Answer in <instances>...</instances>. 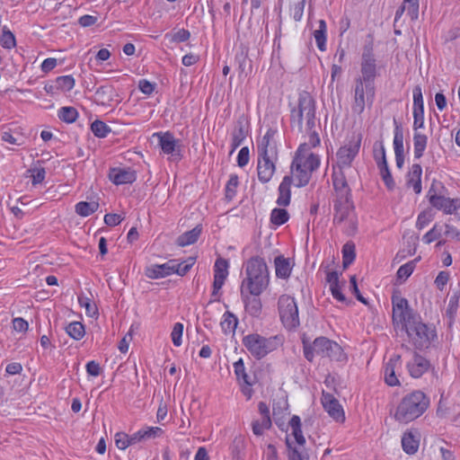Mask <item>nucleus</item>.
Masks as SVG:
<instances>
[{"label":"nucleus","mask_w":460,"mask_h":460,"mask_svg":"<svg viewBox=\"0 0 460 460\" xmlns=\"http://www.w3.org/2000/svg\"><path fill=\"white\" fill-rule=\"evenodd\" d=\"M91 130L96 137L104 138L111 131V128L105 122L96 119L91 124Z\"/></svg>","instance_id":"nucleus-49"},{"label":"nucleus","mask_w":460,"mask_h":460,"mask_svg":"<svg viewBox=\"0 0 460 460\" xmlns=\"http://www.w3.org/2000/svg\"><path fill=\"white\" fill-rule=\"evenodd\" d=\"M361 140V134L353 135L348 143L338 149L336 157L337 165L340 170L349 168L352 165V162L358 155Z\"/></svg>","instance_id":"nucleus-14"},{"label":"nucleus","mask_w":460,"mask_h":460,"mask_svg":"<svg viewBox=\"0 0 460 460\" xmlns=\"http://www.w3.org/2000/svg\"><path fill=\"white\" fill-rule=\"evenodd\" d=\"M264 420H253L252 422V429L255 436H261L265 430H268L271 428L272 422L269 421L268 424H264Z\"/></svg>","instance_id":"nucleus-59"},{"label":"nucleus","mask_w":460,"mask_h":460,"mask_svg":"<svg viewBox=\"0 0 460 460\" xmlns=\"http://www.w3.org/2000/svg\"><path fill=\"white\" fill-rule=\"evenodd\" d=\"M420 446V438L417 432L408 430L402 437V450L408 455H414Z\"/></svg>","instance_id":"nucleus-28"},{"label":"nucleus","mask_w":460,"mask_h":460,"mask_svg":"<svg viewBox=\"0 0 460 460\" xmlns=\"http://www.w3.org/2000/svg\"><path fill=\"white\" fill-rule=\"evenodd\" d=\"M428 145V137L420 132H414L413 134V153L414 159H420L426 150Z\"/></svg>","instance_id":"nucleus-32"},{"label":"nucleus","mask_w":460,"mask_h":460,"mask_svg":"<svg viewBox=\"0 0 460 460\" xmlns=\"http://www.w3.org/2000/svg\"><path fill=\"white\" fill-rule=\"evenodd\" d=\"M113 87L111 85H102L94 93L97 103L101 105H111L113 101Z\"/></svg>","instance_id":"nucleus-34"},{"label":"nucleus","mask_w":460,"mask_h":460,"mask_svg":"<svg viewBox=\"0 0 460 460\" xmlns=\"http://www.w3.org/2000/svg\"><path fill=\"white\" fill-rule=\"evenodd\" d=\"M289 219V214L285 208H275L270 212V223L276 226H280Z\"/></svg>","instance_id":"nucleus-42"},{"label":"nucleus","mask_w":460,"mask_h":460,"mask_svg":"<svg viewBox=\"0 0 460 460\" xmlns=\"http://www.w3.org/2000/svg\"><path fill=\"white\" fill-rule=\"evenodd\" d=\"M237 325L238 318L230 311L225 312L220 323L222 332L226 335L234 333Z\"/></svg>","instance_id":"nucleus-33"},{"label":"nucleus","mask_w":460,"mask_h":460,"mask_svg":"<svg viewBox=\"0 0 460 460\" xmlns=\"http://www.w3.org/2000/svg\"><path fill=\"white\" fill-rule=\"evenodd\" d=\"M65 330L67 335L75 341H80L85 334L84 325L76 321L67 324Z\"/></svg>","instance_id":"nucleus-40"},{"label":"nucleus","mask_w":460,"mask_h":460,"mask_svg":"<svg viewBox=\"0 0 460 460\" xmlns=\"http://www.w3.org/2000/svg\"><path fill=\"white\" fill-rule=\"evenodd\" d=\"M322 403L323 409L330 417L338 422H343L345 420V414L342 406L339 401L329 393H323Z\"/></svg>","instance_id":"nucleus-19"},{"label":"nucleus","mask_w":460,"mask_h":460,"mask_svg":"<svg viewBox=\"0 0 460 460\" xmlns=\"http://www.w3.org/2000/svg\"><path fill=\"white\" fill-rule=\"evenodd\" d=\"M394 140L393 146L395 155L396 166L402 169L404 164V148H403V128L395 118H394Z\"/></svg>","instance_id":"nucleus-18"},{"label":"nucleus","mask_w":460,"mask_h":460,"mask_svg":"<svg viewBox=\"0 0 460 460\" xmlns=\"http://www.w3.org/2000/svg\"><path fill=\"white\" fill-rule=\"evenodd\" d=\"M413 94V111H424V102L422 90L420 85H416L412 91Z\"/></svg>","instance_id":"nucleus-55"},{"label":"nucleus","mask_w":460,"mask_h":460,"mask_svg":"<svg viewBox=\"0 0 460 460\" xmlns=\"http://www.w3.org/2000/svg\"><path fill=\"white\" fill-rule=\"evenodd\" d=\"M278 310L286 329L295 330L300 325L298 307L293 296L281 295L278 300Z\"/></svg>","instance_id":"nucleus-12"},{"label":"nucleus","mask_w":460,"mask_h":460,"mask_svg":"<svg viewBox=\"0 0 460 460\" xmlns=\"http://www.w3.org/2000/svg\"><path fill=\"white\" fill-rule=\"evenodd\" d=\"M319 27L314 31V37L317 45V48L321 51L326 50V40H327V24L323 19L318 22Z\"/></svg>","instance_id":"nucleus-37"},{"label":"nucleus","mask_w":460,"mask_h":460,"mask_svg":"<svg viewBox=\"0 0 460 460\" xmlns=\"http://www.w3.org/2000/svg\"><path fill=\"white\" fill-rule=\"evenodd\" d=\"M442 226L436 223L433 227L423 235V241L426 243H431L438 240L442 234Z\"/></svg>","instance_id":"nucleus-56"},{"label":"nucleus","mask_w":460,"mask_h":460,"mask_svg":"<svg viewBox=\"0 0 460 460\" xmlns=\"http://www.w3.org/2000/svg\"><path fill=\"white\" fill-rule=\"evenodd\" d=\"M109 179L115 185L131 184L137 180V172L131 167H114L109 172Z\"/></svg>","instance_id":"nucleus-21"},{"label":"nucleus","mask_w":460,"mask_h":460,"mask_svg":"<svg viewBox=\"0 0 460 460\" xmlns=\"http://www.w3.org/2000/svg\"><path fill=\"white\" fill-rule=\"evenodd\" d=\"M154 137H158V146L164 154L171 155L178 160L181 159L179 140L175 139L172 133L169 131L157 132L154 134Z\"/></svg>","instance_id":"nucleus-16"},{"label":"nucleus","mask_w":460,"mask_h":460,"mask_svg":"<svg viewBox=\"0 0 460 460\" xmlns=\"http://www.w3.org/2000/svg\"><path fill=\"white\" fill-rule=\"evenodd\" d=\"M55 81L60 92H69L75 84V80L71 75L58 76Z\"/></svg>","instance_id":"nucleus-50"},{"label":"nucleus","mask_w":460,"mask_h":460,"mask_svg":"<svg viewBox=\"0 0 460 460\" xmlns=\"http://www.w3.org/2000/svg\"><path fill=\"white\" fill-rule=\"evenodd\" d=\"M190 38V32L186 29H180L171 36V41L174 43H181L187 41Z\"/></svg>","instance_id":"nucleus-63"},{"label":"nucleus","mask_w":460,"mask_h":460,"mask_svg":"<svg viewBox=\"0 0 460 460\" xmlns=\"http://www.w3.org/2000/svg\"><path fill=\"white\" fill-rule=\"evenodd\" d=\"M450 279V274L447 271H440L435 279V285L438 289L442 291Z\"/></svg>","instance_id":"nucleus-64"},{"label":"nucleus","mask_w":460,"mask_h":460,"mask_svg":"<svg viewBox=\"0 0 460 460\" xmlns=\"http://www.w3.org/2000/svg\"><path fill=\"white\" fill-rule=\"evenodd\" d=\"M418 259L408 261L407 263L400 266L396 272L398 279L406 280L414 271Z\"/></svg>","instance_id":"nucleus-51"},{"label":"nucleus","mask_w":460,"mask_h":460,"mask_svg":"<svg viewBox=\"0 0 460 460\" xmlns=\"http://www.w3.org/2000/svg\"><path fill=\"white\" fill-rule=\"evenodd\" d=\"M313 147L310 142H305L300 144L295 152L290 165V176H292L296 188L306 186L311 181L313 172L320 167V156L311 151Z\"/></svg>","instance_id":"nucleus-3"},{"label":"nucleus","mask_w":460,"mask_h":460,"mask_svg":"<svg viewBox=\"0 0 460 460\" xmlns=\"http://www.w3.org/2000/svg\"><path fill=\"white\" fill-rule=\"evenodd\" d=\"M98 208L97 202L80 201L75 205V210L77 215L85 217L93 214Z\"/></svg>","instance_id":"nucleus-43"},{"label":"nucleus","mask_w":460,"mask_h":460,"mask_svg":"<svg viewBox=\"0 0 460 460\" xmlns=\"http://www.w3.org/2000/svg\"><path fill=\"white\" fill-rule=\"evenodd\" d=\"M401 329L407 333L410 341L416 349H429L432 341L437 338L435 328L424 323L420 315Z\"/></svg>","instance_id":"nucleus-9"},{"label":"nucleus","mask_w":460,"mask_h":460,"mask_svg":"<svg viewBox=\"0 0 460 460\" xmlns=\"http://www.w3.org/2000/svg\"><path fill=\"white\" fill-rule=\"evenodd\" d=\"M234 372L239 383L243 382L247 385H252V383L249 380V376L245 371V366L243 358H239L234 363Z\"/></svg>","instance_id":"nucleus-45"},{"label":"nucleus","mask_w":460,"mask_h":460,"mask_svg":"<svg viewBox=\"0 0 460 460\" xmlns=\"http://www.w3.org/2000/svg\"><path fill=\"white\" fill-rule=\"evenodd\" d=\"M183 328H184V326L181 323H175L173 324V327H172V330L171 332V338H172V341L173 345L176 347L181 346L182 343L181 337H182V333H183Z\"/></svg>","instance_id":"nucleus-57"},{"label":"nucleus","mask_w":460,"mask_h":460,"mask_svg":"<svg viewBox=\"0 0 460 460\" xmlns=\"http://www.w3.org/2000/svg\"><path fill=\"white\" fill-rule=\"evenodd\" d=\"M459 299H460V288L454 290L452 292V295L449 297L447 314L450 317H454V315L456 314L457 308L459 306Z\"/></svg>","instance_id":"nucleus-54"},{"label":"nucleus","mask_w":460,"mask_h":460,"mask_svg":"<svg viewBox=\"0 0 460 460\" xmlns=\"http://www.w3.org/2000/svg\"><path fill=\"white\" fill-rule=\"evenodd\" d=\"M422 167L419 164H413L406 175V186L412 188L416 194H420Z\"/></svg>","instance_id":"nucleus-27"},{"label":"nucleus","mask_w":460,"mask_h":460,"mask_svg":"<svg viewBox=\"0 0 460 460\" xmlns=\"http://www.w3.org/2000/svg\"><path fill=\"white\" fill-rule=\"evenodd\" d=\"M1 139L12 146H22L25 145L27 138L18 130L14 129L2 132Z\"/></svg>","instance_id":"nucleus-36"},{"label":"nucleus","mask_w":460,"mask_h":460,"mask_svg":"<svg viewBox=\"0 0 460 460\" xmlns=\"http://www.w3.org/2000/svg\"><path fill=\"white\" fill-rule=\"evenodd\" d=\"M401 355L393 354L389 359L385 362L383 367L384 380L385 383L389 386H397L401 383L398 379L396 372L401 368L402 360Z\"/></svg>","instance_id":"nucleus-17"},{"label":"nucleus","mask_w":460,"mask_h":460,"mask_svg":"<svg viewBox=\"0 0 460 460\" xmlns=\"http://www.w3.org/2000/svg\"><path fill=\"white\" fill-rule=\"evenodd\" d=\"M235 62L238 64V70L241 74L246 73V66L248 64V50H242L237 53L234 58Z\"/></svg>","instance_id":"nucleus-60"},{"label":"nucleus","mask_w":460,"mask_h":460,"mask_svg":"<svg viewBox=\"0 0 460 460\" xmlns=\"http://www.w3.org/2000/svg\"><path fill=\"white\" fill-rule=\"evenodd\" d=\"M351 93V111L354 114L361 115L366 106L373 105L376 97V85L354 79Z\"/></svg>","instance_id":"nucleus-11"},{"label":"nucleus","mask_w":460,"mask_h":460,"mask_svg":"<svg viewBox=\"0 0 460 460\" xmlns=\"http://www.w3.org/2000/svg\"><path fill=\"white\" fill-rule=\"evenodd\" d=\"M274 265L277 278L287 279L290 277L293 266L290 264L288 258H285L283 255H279L274 259Z\"/></svg>","instance_id":"nucleus-29"},{"label":"nucleus","mask_w":460,"mask_h":460,"mask_svg":"<svg viewBox=\"0 0 460 460\" xmlns=\"http://www.w3.org/2000/svg\"><path fill=\"white\" fill-rule=\"evenodd\" d=\"M288 425L291 429L292 435L299 447H304L305 445V438L302 431L301 419L297 415H293L288 421Z\"/></svg>","instance_id":"nucleus-31"},{"label":"nucleus","mask_w":460,"mask_h":460,"mask_svg":"<svg viewBox=\"0 0 460 460\" xmlns=\"http://www.w3.org/2000/svg\"><path fill=\"white\" fill-rule=\"evenodd\" d=\"M115 445L120 450H125L130 446L128 435L124 432H118L115 435Z\"/></svg>","instance_id":"nucleus-62"},{"label":"nucleus","mask_w":460,"mask_h":460,"mask_svg":"<svg viewBox=\"0 0 460 460\" xmlns=\"http://www.w3.org/2000/svg\"><path fill=\"white\" fill-rule=\"evenodd\" d=\"M333 224L341 226L344 224L343 232L352 235L357 230V217L352 198L335 199L333 203Z\"/></svg>","instance_id":"nucleus-10"},{"label":"nucleus","mask_w":460,"mask_h":460,"mask_svg":"<svg viewBox=\"0 0 460 460\" xmlns=\"http://www.w3.org/2000/svg\"><path fill=\"white\" fill-rule=\"evenodd\" d=\"M249 133V122L243 117H240L234 124L231 133V151L234 153L245 140Z\"/></svg>","instance_id":"nucleus-20"},{"label":"nucleus","mask_w":460,"mask_h":460,"mask_svg":"<svg viewBox=\"0 0 460 460\" xmlns=\"http://www.w3.org/2000/svg\"><path fill=\"white\" fill-rule=\"evenodd\" d=\"M290 127L299 133H306L311 146H318L321 143L317 128H320L316 117V102L306 91L299 93L297 104L290 109Z\"/></svg>","instance_id":"nucleus-1"},{"label":"nucleus","mask_w":460,"mask_h":460,"mask_svg":"<svg viewBox=\"0 0 460 460\" xmlns=\"http://www.w3.org/2000/svg\"><path fill=\"white\" fill-rule=\"evenodd\" d=\"M285 444L288 449V460H309L308 454L301 450L298 446H294L288 436L286 437Z\"/></svg>","instance_id":"nucleus-35"},{"label":"nucleus","mask_w":460,"mask_h":460,"mask_svg":"<svg viewBox=\"0 0 460 460\" xmlns=\"http://www.w3.org/2000/svg\"><path fill=\"white\" fill-rule=\"evenodd\" d=\"M429 403V397L422 391H412L402 398L394 417L400 423H409L420 417L427 411Z\"/></svg>","instance_id":"nucleus-6"},{"label":"nucleus","mask_w":460,"mask_h":460,"mask_svg":"<svg viewBox=\"0 0 460 460\" xmlns=\"http://www.w3.org/2000/svg\"><path fill=\"white\" fill-rule=\"evenodd\" d=\"M447 195L448 190L444 183L433 180L427 193L429 204L446 215L456 214L460 209V199H451Z\"/></svg>","instance_id":"nucleus-8"},{"label":"nucleus","mask_w":460,"mask_h":460,"mask_svg":"<svg viewBox=\"0 0 460 460\" xmlns=\"http://www.w3.org/2000/svg\"><path fill=\"white\" fill-rule=\"evenodd\" d=\"M294 180L292 176L285 175L278 188V199L276 203L279 207H288L291 200V184Z\"/></svg>","instance_id":"nucleus-26"},{"label":"nucleus","mask_w":460,"mask_h":460,"mask_svg":"<svg viewBox=\"0 0 460 460\" xmlns=\"http://www.w3.org/2000/svg\"><path fill=\"white\" fill-rule=\"evenodd\" d=\"M26 172L31 178L32 186L42 183L46 178V170L40 165V161H37V164H33Z\"/></svg>","instance_id":"nucleus-38"},{"label":"nucleus","mask_w":460,"mask_h":460,"mask_svg":"<svg viewBox=\"0 0 460 460\" xmlns=\"http://www.w3.org/2000/svg\"><path fill=\"white\" fill-rule=\"evenodd\" d=\"M174 260H169L163 264H152L146 269L145 274L151 279H158L172 274Z\"/></svg>","instance_id":"nucleus-25"},{"label":"nucleus","mask_w":460,"mask_h":460,"mask_svg":"<svg viewBox=\"0 0 460 460\" xmlns=\"http://www.w3.org/2000/svg\"><path fill=\"white\" fill-rule=\"evenodd\" d=\"M429 367L430 362L417 352L413 353L411 359L406 364V368L413 378H420Z\"/></svg>","instance_id":"nucleus-22"},{"label":"nucleus","mask_w":460,"mask_h":460,"mask_svg":"<svg viewBox=\"0 0 460 460\" xmlns=\"http://www.w3.org/2000/svg\"><path fill=\"white\" fill-rule=\"evenodd\" d=\"M229 262L224 258H217L214 265V277L226 279L228 276Z\"/></svg>","instance_id":"nucleus-52"},{"label":"nucleus","mask_w":460,"mask_h":460,"mask_svg":"<svg viewBox=\"0 0 460 460\" xmlns=\"http://www.w3.org/2000/svg\"><path fill=\"white\" fill-rule=\"evenodd\" d=\"M0 45L6 49H12L16 46L15 36L7 28V26H4L2 29V34L0 36Z\"/></svg>","instance_id":"nucleus-46"},{"label":"nucleus","mask_w":460,"mask_h":460,"mask_svg":"<svg viewBox=\"0 0 460 460\" xmlns=\"http://www.w3.org/2000/svg\"><path fill=\"white\" fill-rule=\"evenodd\" d=\"M306 0H300L290 6V14L295 22H300L304 15V9Z\"/></svg>","instance_id":"nucleus-58"},{"label":"nucleus","mask_w":460,"mask_h":460,"mask_svg":"<svg viewBox=\"0 0 460 460\" xmlns=\"http://www.w3.org/2000/svg\"><path fill=\"white\" fill-rule=\"evenodd\" d=\"M245 274L241 288L247 293L259 296L269 287L270 271L263 258L251 257L245 264Z\"/></svg>","instance_id":"nucleus-5"},{"label":"nucleus","mask_w":460,"mask_h":460,"mask_svg":"<svg viewBox=\"0 0 460 460\" xmlns=\"http://www.w3.org/2000/svg\"><path fill=\"white\" fill-rule=\"evenodd\" d=\"M242 343L255 359L260 360L283 344L280 335L264 337L259 333H249L242 339Z\"/></svg>","instance_id":"nucleus-7"},{"label":"nucleus","mask_w":460,"mask_h":460,"mask_svg":"<svg viewBox=\"0 0 460 460\" xmlns=\"http://www.w3.org/2000/svg\"><path fill=\"white\" fill-rule=\"evenodd\" d=\"M240 292L245 311L252 317H259L262 310L260 297L247 293L243 288H241Z\"/></svg>","instance_id":"nucleus-24"},{"label":"nucleus","mask_w":460,"mask_h":460,"mask_svg":"<svg viewBox=\"0 0 460 460\" xmlns=\"http://www.w3.org/2000/svg\"><path fill=\"white\" fill-rule=\"evenodd\" d=\"M277 129L269 128L257 144V176L262 184L268 183L276 172V164L279 160V150L275 136Z\"/></svg>","instance_id":"nucleus-2"},{"label":"nucleus","mask_w":460,"mask_h":460,"mask_svg":"<svg viewBox=\"0 0 460 460\" xmlns=\"http://www.w3.org/2000/svg\"><path fill=\"white\" fill-rule=\"evenodd\" d=\"M202 225L199 224L190 231H186L178 236L176 243L180 247H185L195 243L202 233Z\"/></svg>","instance_id":"nucleus-30"},{"label":"nucleus","mask_w":460,"mask_h":460,"mask_svg":"<svg viewBox=\"0 0 460 460\" xmlns=\"http://www.w3.org/2000/svg\"><path fill=\"white\" fill-rule=\"evenodd\" d=\"M142 441L154 439L161 437L164 434V430L160 427H149L146 426L140 429Z\"/></svg>","instance_id":"nucleus-53"},{"label":"nucleus","mask_w":460,"mask_h":460,"mask_svg":"<svg viewBox=\"0 0 460 460\" xmlns=\"http://www.w3.org/2000/svg\"><path fill=\"white\" fill-rule=\"evenodd\" d=\"M403 3L408 4L407 14L411 17V19H418L420 0H403Z\"/></svg>","instance_id":"nucleus-61"},{"label":"nucleus","mask_w":460,"mask_h":460,"mask_svg":"<svg viewBox=\"0 0 460 460\" xmlns=\"http://www.w3.org/2000/svg\"><path fill=\"white\" fill-rule=\"evenodd\" d=\"M77 299L80 306L85 309V313L88 316L94 317L99 314L98 308L91 298L84 296V294H80L78 295Z\"/></svg>","instance_id":"nucleus-44"},{"label":"nucleus","mask_w":460,"mask_h":460,"mask_svg":"<svg viewBox=\"0 0 460 460\" xmlns=\"http://www.w3.org/2000/svg\"><path fill=\"white\" fill-rule=\"evenodd\" d=\"M303 355L305 358L312 363L316 356L327 358L332 361L346 363L348 356L341 346L335 341L325 336H319L311 341L307 337L301 338Z\"/></svg>","instance_id":"nucleus-4"},{"label":"nucleus","mask_w":460,"mask_h":460,"mask_svg":"<svg viewBox=\"0 0 460 460\" xmlns=\"http://www.w3.org/2000/svg\"><path fill=\"white\" fill-rule=\"evenodd\" d=\"M342 264L344 268L349 266L356 258V248L353 242L349 241L342 246Z\"/></svg>","instance_id":"nucleus-41"},{"label":"nucleus","mask_w":460,"mask_h":460,"mask_svg":"<svg viewBox=\"0 0 460 460\" xmlns=\"http://www.w3.org/2000/svg\"><path fill=\"white\" fill-rule=\"evenodd\" d=\"M377 75L376 60L373 53L372 44L365 46L360 64V75L355 79L375 84Z\"/></svg>","instance_id":"nucleus-15"},{"label":"nucleus","mask_w":460,"mask_h":460,"mask_svg":"<svg viewBox=\"0 0 460 460\" xmlns=\"http://www.w3.org/2000/svg\"><path fill=\"white\" fill-rule=\"evenodd\" d=\"M332 181L336 194L335 199L352 198L351 189L348 184L343 170L333 172Z\"/></svg>","instance_id":"nucleus-23"},{"label":"nucleus","mask_w":460,"mask_h":460,"mask_svg":"<svg viewBox=\"0 0 460 460\" xmlns=\"http://www.w3.org/2000/svg\"><path fill=\"white\" fill-rule=\"evenodd\" d=\"M239 185V178L237 174H231L225 187V195L227 200H232L236 195V190Z\"/></svg>","instance_id":"nucleus-48"},{"label":"nucleus","mask_w":460,"mask_h":460,"mask_svg":"<svg viewBox=\"0 0 460 460\" xmlns=\"http://www.w3.org/2000/svg\"><path fill=\"white\" fill-rule=\"evenodd\" d=\"M195 263L194 258H189L185 261L178 262L177 260H174V263L172 264V274H177L179 276H185L192 266Z\"/></svg>","instance_id":"nucleus-47"},{"label":"nucleus","mask_w":460,"mask_h":460,"mask_svg":"<svg viewBox=\"0 0 460 460\" xmlns=\"http://www.w3.org/2000/svg\"><path fill=\"white\" fill-rule=\"evenodd\" d=\"M79 116L77 110L72 106H64L58 111V119L65 123L75 122Z\"/></svg>","instance_id":"nucleus-39"},{"label":"nucleus","mask_w":460,"mask_h":460,"mask_svg":"<svg viewBox=\"0 0 460 460\" xmlns=\"http://www.w3.org/2000/svg\"><path fill=\"white\" fill-rule=\"evenodd\" d=\"M391 300L393 306L392 318L395 327L402 328L419 315L410 308L408 300L401 296L399 293H394Z\"/></svg>","instance_id":"nucleus-13"}]
</instances>
